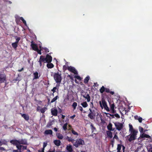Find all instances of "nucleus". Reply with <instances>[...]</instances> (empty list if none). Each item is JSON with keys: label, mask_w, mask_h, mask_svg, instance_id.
<instances>
[{"label": "nucleus", "mask_w": 152, "mask_h": 152, "mask_svg": "<svg viewBox=\"0 0 152 152\" xmlns=\"http://www.w3.org/2000/svg\"><path fill=\"white\" fill-rule=\"evenodd\" d=\"M57 90V91L58 92V89H57L56 87H55L53 88V89H52L51 91L53 92V93L52 94V95L53 96H54V93L56 91V90Z\"/></svg>", "instance_id": "obj_29"}, {"label": "nucleus", "mask_w": 152, "mask_h": 152, "mask_svg": "<svg viewBox=\"0 0 152 152\" xmlns=\"http://www.w3.org/2000/svg\"><path fill=\"white\" fill-rule=\"evenodd\" d=\"M19 145L23 144L24 145H27L28 143L27 142V140L25 139H22L19 140Z\"/></svg>", "instance_id": "obj_12"}, {"label": "nucleus", "mask_w": 152, "mask_h": 152, "mask_svg": "<svg viewBox=\"0 0 152 152\" xmlns=\"http://www.w3.org/2000/svg\"><path fill=\"white\" fill-rule=\"evenodd\" d=\"M12 45L14 49L16 50L18 46V44L15 42L12 44Z\"/></svg>", "instance_id": "obj_28"}, {"label": "nucleus", "mask_w": 152, "mask_h": 152, "mask_svg": "<svg viewBox=\"0 0 152 152\" xmlns=\"http://www.w3.org/2000/svg\"><path fill=\"white\" fill-rule=\"evenodd\" d=\"M130 134L129 135L130 137L128 139V140L131 142L133 140L136 139L137 137V134L138 133V131L137 129L135 130L130 132Z\"/></svg>", "instance_id": "obj_1"}, {"label": "nucleus", "mask_w": 152, "mask_h": 152, "mask_svg": "<svg viewBox=\"0 0 152 152\" xmlns=\"http://www.w3.org/2000/svg\"><path fill=\"white\" fill-rule=\"evenodd\" d=\"M72 132L73 134L76 135L77 136L78 135V133L75 131L72 128Z\"/></svg>", "instance_id": "obj_40"}, {"label": "nucleus", "mask_w": 152, "mask_h": 152, "mask_svg": "<svg viewBox=\"0 0 152 152\" xmlns=\"http://www.w3.org/2000/svg\"><path fill=\"white\" fill-rule=\"evenodd\" d=\"M77 106V103L76 102H74L72 105L74 110L76 109V107Z\"/></svg>", "instance_id": "obj_39"}, {"label": "nucleus", "mask_w": 152, "mask_h": 152, "mask_svg": "<svg viewBox=\"0 0 152 152\" xmlns=\"http://www.w3.org/2000/svg\"><path fill=\"white\" fill-rule=\"evenodd\" d=\"M110 105L111 110L114 109L115 105L114 103L113 102L112 104L110 103Z\"/></svg>", "instance_id": "obj_37"}, {"label": "nucleus", "mask_w": 152, "mask_h": 152, "mask_svg": "<svg viewBox=\"0 0 152 152\" xmlns=\"http://www.w3.org/2000/svg\"><path fill=\"white\" fill-rule=\"evenodd\" d=\"M41 49L39 50L38 48L37 50L35 51H37V53L40 55H41L42 54V53L41 52Z\"/></svg>", "instance_id": "obj_47"}, {"label": "nucleus", "mask_w": 152, "mask_h": 152, "mask_svg": "<svg viewBox=\"0 0 152 152\" xmlns=\"http://www.w3.org/2000/svg\"><path fill=\"white\" fill-rule=\"evenodd\" d=\"M47 110V108L46 107H44L43 108L41 109L40 110V111L42 113H44Z\"/></svg>", "instance_id": "obj_35"}, {"label": "nucleus", "mask_w": 152, "mask_h": 152, "mask_svg": "<svg viewBox=\"0 0 152 152\" xmlns=\"http://www.w3.org/2000/svg\"><path fill=\"white\" fill-rule=\"evenodd\" d=\"M56 136L58 138L60 139H62L63 138V135L60 133H57L56 134Z\"/></svg>", "instance_id": "obj_30"}, {"label": "nucleus", "mask_w": 152, "mask_h": 152, "mask_svg": "<svg viewBox=\"0 0 152 152\" xmlns=\"http://www.w3.org/2000/svg\"><path fill=\"white\" fill-rule=\"evenodd\" d=\"M53 132L51 129L46 130L45 132V134H52Z\"/></svg>", "instance_id": "obj_23"}, {"label": "nucleus", "mask_w": 152, "mask_h": 152, "mask_svg": "<svg viewBox=\"0 0 152 152\" xmlns=\"http://www.w3.org/2000/svg\"><path fill=\"white\" fill-rule=\"evenodd\" d=\"M68 67L66 66V65H64L63 66V70L65 71V70H66V69H67Z\"/></svg>", "instance_id": "obj_50"}, {"label": "nucleus", "mask_w": 152, "mask_h": 152, "mask_svg": "<svg viewBox=\"0 0 152 152\" xmlns=\"http://www.w3.org/2000/svg\"><path fill=\"white\" fill-rule=\"evenodd\" d=\"M41 107L39 106H37V111H40Z\"/></svg>", "instance_id": "obj_54"}, {"label": "nucleus", "mask_w": 152, "mask_h": 152, "mask_svg": "<svg viewBox=\"0 0 152 152\" xmlns=\"http://www.w3.org/2000/svg\"><path fill=\"white\" fill-rule=\"evenodd\" d=\"M99 91L101 94L103 93L104 91L107 93H110L112 95H113L115 93L114 91H110L109 88H105L104 86H102L100 89Z\"/></svg>", "instance_id": "obj_4"}, {"label": "nucleus", "mask_w": 152, "mask_h": 152, "mask_svg": "<svg viewBox=\"0 0 152 152\" xmlns=\"http://www.w3.org/2000/svg\"><path fill=\"white\" fill-rule=\"evenodd\" d=\"M67 69L69 71L73 73L75 75H77V72L75 68L72 66H68Z\"/></svg>", "instance_id": "obj_10"}, {"label": "nucleus", "mask_w": 152, "mask_h": 152, "mask_svg": "<svg viewBox=\"0 0 152 152\" xmlns=\"http://www.w3.org/2000/svg\"><path fill=\"white\" fill-rule=\"evenodd\" d=\"M52 114L54 116H56L58 114V111L56 108H54L51 109Z\"/></svg>", "instance_id": "obj_13"}, {"label": "nucleus", "mask_w": 152, "mask_h": 152, "mask_svg": "<svg viewBox=\"0 0 152 152\" xmlns=\"http://www.w3.org/2000/svg\"><path fill=\"white\" fill-rule=\"evenodd\" d=\"M68 130H70L71 128H72V126L69 124L68 125Z\"/></svg>", "instance_id": "obj_60"}, {"label": "nucleus", "mask_w": 152, "mask_h": 152, "mask_svg": "<svg viewBox=\"0 0 152 152\" xmlns=\"http://www.w3.org/2000/svg\"><path fill=\"white\" fill-rule=\"evenodd\" d=\"M34 79H37L39 78L38 77V73L37 72H34Z\"/></svg>", "instance_id": "obj_34"}, {"label": "nucleus", "mask_w": 152, "mask_h": 152, "mask_svg": "<svg viewBox=\"0 0 152 152\" xmlns=\"http://www.w3.org/2000/svg\"><path fill=\"white\" fill-rule=\"evenodd\" d=\"M139 131L141 133H144L145 132V131H143V128L141 127H139Z\"/></svg>", "instance_id": "obj_45"}, {"label": "nucleus", "mask_w": 152, "mask_h": 152, "mask_svg": "<svg viewBox=\"0 0 152 152\" xmlns=\"http://www.w3.org/2000/svg\"><path fill=\"white\" fill-rule=\"evenodd\" d=\"M46 62V63H50L52 61V57L49 55L48 54H47L46 56V57H45Z\"/></svg>", "instance_id": "obj_11"}, {"label": "nucleus", "mask_w": 152, "mask_h": 152, "mask_svg": "<svg viewBox=\"0 0 152 152\" xmlns=\"http://www.w3.org/2000/svg\"><path fill=\"white\" fill-rule=\"evenodd\" d=\"M53 142L56 145L58 146L61 145V142L59 140H55Z\"/></svg>", "instance_id": "obj_21"}, {"label": "nucleus", "mask_w": 152, "mask_h": 152, "mask_svg": "<svg viewBox=\"0 0 152 152\" xmlns=\"http://www.w3.org/2000/svg\"><path fill=\"white\" fill-rule=\"evenodd\" d=\"M90 77L89 76H87L84 80V83L86 84L88 83V82L89 80Z\"/></svg>", "instance_id": "obj_26"}, {"label": "nucleus", "mask_w": 152, "mask_h": 152, "mask_svg": "<svg viewBox=\"0 0 152 152\" xmlns=\"http://www.w3.org/2000/svg\"><path fill=\"white\" fill-rule=\"evenodd\" d=\"M0 150H3L4 151L5 150V149L4 148L2 147H0Z\"/></svg>", "instance_id": "obj_63"}, {"label": "nucleus", "mask_w": 152, "mask_h": 152, "mask_svg": "<svg viewBox=\"0 0 152 152\" xmlns=\"http://www.w3.org/2000/svg\"><path fill=\"white\" fill-rule=\"evenodd\" d=\"M99 104L100 107H101L102 109H103V107L104 109L107 111H109V108L108 107L107 102L104 99H102V103H101V101H99Z\"/></svg>", "instance_id": "obj_5"}, {"label": "nucleus", "mask_w": 152, "mask_h": 152, "mask_svg": "<svg viewBox=\"0 0 152 152\" xmlns=\"http://www.w3.org/2000/svg\"><path fill=\"white\" fill-rule=\"evenodd\" d=\"M75 77L77 79L79 80H81V78L79 76L75 75Z\"/></svg>", "instance_id": "obj_46"}, {"label": "nucleus", "mask_w": 152, "mask_h": 152, "mask_svg": "<svg viewBox=\"0 0 152 152\" xmlns=\"http://www.w3.org/2000/svg\"><path fill=\"white\" fill-rule=\"evenodd\" d=\"M90 126L91 127L92 132H94L96 130V128L92 124H91Z\"/></svg>", "instance_id": "obj_36"}, {"label": "nucleus", "mask_w": 152, "mask_h": 152, "mask_svg": "<svg viewBox=\"0 0 152 152\" xmlns=\"http://www.w3.org/2000/svg\"><path fill=\"white\" fill-rule=\"evenodd\" d=\"M16 147L19 150H21V148L22 147V145H16Z\"/></svg>", "instance_id": "obj_44"}, {"label": "nucleus", "mask_w": 152, "mask_h": 152, "mask_svg": "<svg viewBox=\"0 0 152 152\" xmlns=\"http://www.w3.org/2000/svg\"><path fill=\"white\" fill-rule=\"evenodd\" d=\"M47 66L48 68H52L54 67V65L51 63H49L47 64Z\"/></svg>", "instance_id": "obj_25"}, {"label": "nucleus", "mask_w": 152, "mask_h": 152, "mask_svg": "<svg viewBox=\"0 0 152 152\" xmlns=\"http://www.w3.org/2000/svg\"><path fill=\"white\" fill-rule=\"evenodd\" d=\"M22 147L23 150H26L27 148V146H26L22 145Z\"/></svg>", "instance_id": "obj_56"}, {"label": "nucleus", "mask_w": 152, "mask_h": 152, "mask_svg": "<svg viewBox=\"0 0 152 152\" xmlns=\"http://www.w3.org/2000/svg\"><path fill=\"white\" fill-rule=\"evenodd\" d=\"M107 135L108 137L110 138H112L113 137L112 133L110 131H108L107 132Z\"/></svg>", "instance_id": "obj_24"}, {"label": "nucleus", "mask_w": 152, "mask_h": 152, "mask_svg": "<svg viewBox=\"0 0 152 152\" xmlns=\"http://www.w3.org/2000/svg\"><path fill=\"white\" fill-rule=\"evenodd\" d=\"M48 105L50 104L51 103H52V102H50V100L49 98H48Z\"/></svg>", "instance_id": "obj_59"}, {"label": "nucleus", "mask_w": 152, "mask_h": 152, "mask_svg": "<svg viewBox=\"0 0 152 152\" xmlns=\"http://www.w3.org/2000/svg\"><path fill=\"white\" fill-rule=\"evenodd\" d=\"M38 62L39 63V65L40 66H42L43 65L42 63L44 65L45 63H46L45 56H43L41 55L40 56Z\"/></svg>", "instance_id": "obj_7"}, {"label": "nucleus", "mask_w": 152, "mask_h": 152, "mask_svg": "<svg viewBox=\"0 0 152 152\" xmlns=\"http://www.w3.org/2000/svg\"><path fill=\"white\" fill-rule=\"evenodd\" d=\"M81 105L84 108L87 107L88 106V104L86 102H83L81 104Z\"/></svg>", "instance_id": "obj_31"}, {"label": "nucleus", "mask_w": 152, "mask_h": 152, "mask_svg": "<svg viewBox=\"0 0 152 152\" xmlns=\"http://www.w3.org/2000/svg\"><path fill=\"white\" fill-rule=\"evenodd\" d=\"M24 69L23 68H22L21 69L18 70V71L19 72H21L22 71H23Z\"/></svg>", "instance_id": "obj_62"}, {"label": "nucleus", "mask_w": 152, "mask_h": 152, "mask_svg": "<svg viewBox=\"0 0 152 152\" xmlns=\"http://www.w3.org/2000/svg\"><path fill=\"white\" fill-rule=\"evenodd\" d=\"M90 113L88 114V116L91 119H93L96 115V113L95 110H92L90 108L89 109Z\"/></svg>", "instance_id": "obj_6"}, {"label": "nucleus", "mask_w": 152, "mask_h": 152, "mask_svg": "<svg viewBox=\"0 0 152 152\" xmlns=\"http://www.w3.org/2000/svg\"><path fill=\"white\" fill-rule=\"evenodd\" d=\"M20 19L22 21L23 23L25 25H26V21L25 20H24V19L22 17H20Z\"/></svg>", "instance_id": "obj_42"}, {"label": "nucleus", "mask_w": 152, "mask_h": 152, "mask_svg": "<svg viewBox=\"0 0 152 152\" xmlns=\"http://www.w3.org/2000/svg\"><path fill=\"white\" fill-rule=\"evenodd\" d=\"M114 139H114L113 138L111 140V144L112 145V147H113L114 145V143H115V140H114Z\"/></svg>", "instance_id": "obj_43"}, {"label": "nucleus", "mask_w": 152, "mask_h": 152, "mask_svg": "<svg viewBox=\"0 0 152 152\" xmlns=\"http://www.w3.org/2000/svg\"><path fill=\"white\" fill-rule=\"evenodd\" d=\"M148 152H152V147L150 148L149 149H148Z\"/></svg>", "instance_id": "obj_57"}, {"label": "nucleus", "mask_w": 152, "mask_h": 152, "mask_svg": "<svg viewBox=\"0 0 152 152\" xmlns=\"http://www.w3.org/2000/svg\"><path fill=\"white\" fill-rule=\"evenodd\" d=\"M114 115L117 118H120V115L117 113L115 114Z\"/></svg>", "instance_id": "obj_52"}, {"label": "nucleus", "mask_w": 152, "mask_h": 152, "mask_svg": "<svg viewBox=\"0 0 152 152\" xmlns=\"http://www.w3.org/2000/svg\"><path fill=\"white\" fill-rule=\"evenodd\" d=\"M67 125H68V124L66 123L65 124H64L63 126V129L65 131H66L67 129Z\"/></svg>", "instance_id": "obj_33"}, {"label": "nucleus", "mask_w": 152, "mask_h": 152, "mask_svg": "<svg viewBox=\"0 0 152 152\" xmlns=\"http://www.w3.org/2000/svg\"><path fill=\"white\" fill-rule=\"evenodd\" d=\"M111 110L112 113H115L116 112V110H114V109H111Z\"/></svg>", "instance_id": "obj_61"}, {"label": "nucleus", "mask_w": 152, "mask_h": 152, "mask_svg": "<svg viewBox=\"0 0 152 152\" xmlns=\"http://www.w3.org/2000/svg\"><path fill=\"white\" fill-rule=\"evenodd\" d=\"M129 131L130 132L136 130L134 129L132 125L131 124H129Z\"/></svg>", "instance_id": "obj_32"}, {"label": "nucleus", "mask_w": 152, "mask_h": 152, "mask_svg": "<svg viewBox=\"0 0 152 152\" xmlns=\"http://www.w3.org/2000/svg\"><path fill=\"white\" fill-rule=\"evenodd\" d=\"M144 133V132L140 136V137H141V138H149L150 139H151V137L150 136L148 135L145 134Z\"/></svg>", "instance_id": "obj_18"}, {"label": "nucleus", "mask_w": 152, "mask_h": 152, "mask_svg": "<svg viewBox=\"0 0 152 152\" xmlns=\"http://www.w3.org/2000/svg\"><path fill=\"white\" fill-rule=\"evenodd\" d=\"M138 120L140 123H141L142 121V118L141 117H139L138 118Z\"/></svg>", "instance_id": "obj_55"}, {"label": "nucleus", "mask_w": 152, "mask_h": 152, "mask_svg": "<svg viewBox=\"0 0 152 152\" xmlns=\"http://www.w3.org/2000/svg\"><path fill=\"white\" fill-rule=\"evenodd\" d=\"M83 98L87 99V102H89L90 101L91 97L88 94H87L86 96L83 95Z\"/></svg>", "instance_id": "obj_20"}, {"label": "nucleus", "mask_w": 152, "mask_h": 152, "mask_svg": "<svg viewBox=\"0 0 152 152\" xmlns=\"http://www.w3.org/2000/svg\"><path fill=\"white\" fill-rule=\"evenodd\" d=\"M114 124L116 129L119 131H121L123 127V124L120 122L115 123Z\"/></svg>", "instance_id": "obj_8"}, {"label": "nucleus", "mask_w": 152, "mask_h": 152, "mask_svg": "<svg viewBox=\"0 0 152 152\" xmlns=\"http://www.w3.org/2000/svg\"><path fill=\"white\" fill-rule=\"evenodd\" d=\"M21 114V116L23 117L25 120L28 121L29 119V116L28 115H26L25 114Z\"/></svg>", "instance_id": "obj_19"}, {"label": "nucleus", "mask_w": 152, "mask_h": 152, "mask_svg": "<svg viewBox=\"0 0 152 152\" xmlns=\"http://www.w3.org/2000/svg\"><path fill=\"white\" fill-rule=\"evenodd\" d=\"M122 146V145L118 144L117 145V152H121V147Z\"/></svg>", "instance_id": "obj_27"}, {"label": "nucleus", "mask_w": 152, "mask_h": 152, "mask_svg": "<svg viewBox=\"0 0 152 152\" xmlns=\"http://www.w3.org/2000/svg\"><path fill=\"white\" fill-rule=\"evenodd\" d=\"M78 109H79V110L81 112H82L83 110V107L81 106H79L78 107Z\"/></svg>", "instance_id": "obj_53"}, {"label": "nucleus", "mask_w": 152, "mask_h": 152, "mask_svg": "<svg viewBox=\"0 0 152 152\" xmlns=\"http://www.w3.org/2000/svg\"><path fill=\"white\" fill-rule=\"evenodd\" d=\"M114 139H115L117 140H119V138L118 136L116 134H115L113 138Z\"/></svg>", "instance_id": "obj_49"}, {"label": "nucleus", "mask_w": 152, "mask_h": 152, "mask_svg": "<svg viewBox=\"0 0 152 152\" xmlns=\"http://www.w3.org/2000/svg\"><path fill=\"white\" fill-rule=\"evenodd\" d=\"M85 144L84 141L81 138L77 139L75 142H74L73 143V145L76 148H78L80 145H83Z\"/></svg>", "instance_id": "obj_2"}, {"label": "nucleus", "mask_w": 152, "mask_h": 152, "mask_svg": "<svg viewBox=\"0 0 152 152\" xmlns=\"http://www.w3.org/2000/svg\"><path fill=\"white\" fill-rule=\"evenodd\" d=\"M6 80V77L4 74L0 73V84L3 83Z\"/></svg>", "instance_id": "obj_9"}, {"label": "nucleus", "mask_w": 152, "mask_h": 152, "mask_svg": "<svg viewBox=\"0 0 152 152\" xmlns=\"http://www.w3.org/2000/svg\"><path fill=\"white\" fill-rule=\"evenodd\" d=\"M109 114L112 117V118H114V115L113 114Z\"/></svg>", "instance_id": "obj_64"}, {"label": "nucleus", "mask_w": 152, "mask_h": 152, "mask_svg": "<svg viewBox=\"0 0 152 152\" xmlns=\"http://www.w3.org/2000/svg\"><path fill=\"white\" fill-rule=\"evenodd\" d=\"M59 98V97L58 96V95L57 96H55V97L53 98L51 101V102H55L56 101V100Z\"/></svg>", "instance_id": "obj_38"}, {"label": "nucleus", "mask_w": 152, "mask_h": 152, "mask_svg": "<svg viewBox=\"0 0 152 152\" xmlns=\"http://www.w3.org/2000/svg\"><path fill=\"white\" fill-rule=\"evenodd\" d=\"M15 38L16 39V41L15 42L18 44L19 41L20 39V37H18L17 36L15 37Z\"/></svg>", "instance_id": "obj_41"}, {"label": "nucleus", "mask_w": 152, "mask_h": 152, "mask_svg": "<svg viewBox=\"0 0 152 152\" xmlns=\"http://www.w3.org/2000/svg\"><path fill=\"white\" fill-rule=\"evenodd\" d=\"M52 125V122H49L48 123L47 125V127H50V126H51Z\"/></svg>", "instance_id": "obj_51"}, {"label": "nucleus", "mask_w": 152, "mask_h": 152, "mask_svg": "<svg viewBox=\"0 0 152 152\" xmlns=\"http://www.w3.org/2000/svg\"><path fill=\"white\" fill-rule=\"evenodd\" d=\"M43 49L44 50L46 53H48L49 52V50L48 48H43Z\"/></svg>", "instance_id": "obj_48"}, {"label": "nucleus", "mask_w": 152, "mask_h": 152, "mask_svg": "<svg viewBox=\"0 0 152 152\" xmlns=\"http://www.w3.org/2000/svg\"><path fill=\"white\" fill-rule=\"evenodd\" d=\"M64 139L67 140L69 142H71L73 143L75 141V140L73 138V137H69L68 136L65 137Z\"/></svg>", "instance_id": "obj_15"}, {"label": "nucleus", "mask_w": 152, "mask_h": 152, "mask_svg": "<svg viewBox=\"0 0 152 152\" xmlns=\"http://www.w3.org/2000/svg\"><path fill=\"white\" fill-rule=\"evenodd\" d=\"M31 46L32 49L34 51H36L38 48V47L36 44H34L33 43V41L31 42Z\"/></svg>", "instance_id": "obj_14"}, {"label": "nucleus", "mask_w": 152, "mask_h": 152, "mask_svg": "<svg viewBox=\"0 0 152 152\" xmlns=\"http://www.w3.org/2000/svg\"><path fill=\"white\" fill-rule=\"evenodd\" d=\"M10 142L13 145H19V140H10Z\"/></svg>", "instance_id": "obj_17"}, {"label": "nucleus", "mask_w": 152, "mask_h": 152, "mask_svg": "<svg viewBox=\"0 0 152 152\" xmlns=\"http://www.w3.org/2000/svg\"><path fill=\"white\" fill-rule=\"evenodd\" d=\"M66 149L68 152H74V151L72 146L71 145H67L66 147Z\"/></svg>", "instance_id": "obj_16"}, {"label": "nucleus", "mask_w": 152, "mask_h": 152, "mask_svg": "<svg viewBox=\"0 0 152 152\" xmlns=\"http://www.w3.org/2000/svg\"><path fill=\"white\" fill-rule=\"evenodd\" d=\"M107 128L108 130L110 131H113L114 130V129H113L112 124L110 123L107 126Z\"/></svg>", "instance_id": "obj_22"}, {"label": "nucleus", "mask_w": 152, "mask_h": 152, "mask_svg": "<svg viewBox=\"0 0 152 152\" xmlns=\"http://www.w3.org/2000/svg\"><path fill=\"white\" fill-rule=\"evenodd\" d=\"M47 145V143L44 142L43 143V147L44 148H45Z\"/></svg>", "instance_id": "obj_58"}, {"label": "nucleus", "mask_w": 152, "mask_h": 152, "mask_svg": "<svg viewBox=\"0 0 152 152\" xmlns=\"http://www.w3.org/2000/svg\"><path fill=\"white\" fill-rule=\"evenodd\" d=\"M53 77L55 81L57 83L60 84L62 80V77L61 74L58 72L57 73H55Z\"/></svg>", "instance_id": "obj_3"}]
</instances>
